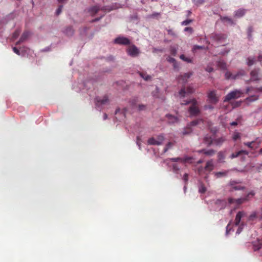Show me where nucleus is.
Returning a JSON list of instances; mask_svg holds the SVG:
<instances>
[{"instance_id":"nucleus-1","label":"nucleus","mask_w":262,"mask_h":262,"mask_svg":"<svg viewBox=\"0 0 262 262\" xmlns=\"http://www.w3.org/2000/svg\"><path fill=\"white\" fill-rule=\"evenodd\" d=\"M190 103L191 105L188 108V112L191 116H197L200 115L201 111L199 107L198 102L195 99L189 100H183L181 102L182 105H187Z\"/></svg>"},{"instance_id":"nucleus-2","label":"nucleus","mask_w":262,"mask_h":262,"mask_svg":"<svg viewBox=\"0 0 262 262\" xmlns=\"http://www.w3.org/2000/svg\"><path fill=\"white\" fill-rule=\"evenodd\" d=\"M243 93L239 90H234L228 93L224 100V102H228L232 99H237L239 98Z\"/></svg>"},{"instance_id":"nucleus-3","label":"nucleus","mask_w":262,"mask_h":262,"mask_svg":"<svg viewBox=\"0 0 262 262\" xmlns=\"http://www.w3.org/2000/svg\"><path fill=\"white\" fill-rule=\"evenodd\" d=\"M208 101L212 104H216L219 101L220 96H217L215 90L210 91L207 93Z\"/></svg>"},{"instance_id":"nucleus-4","label":"nucleus","mask_w":262,"mask_h":262,"mask_svg":"<svg viewBox=\"0 0 262 262\" xmlns=\"http://www.w3.org/2000/svg\"><path fill=\"white\" fill-rule=\"evenodd\" d=\"M254 195V193L253 192H250L247 195L245 198H239L237 199H234L232 198L228 199V202L229 204L236 203L237 205H239L243 203L244 202L248 200V197L251 195L253 196Z\"/></svg>"},{"instance_id":"nucleus-5","label":"nucleus","mask_w":262,"mask_h":262,"mask_svg":"<svg viewBox=\"0 0 262 262\" xmlns=\"http://www.w3.org/2000/svg\"><path fill=\"white\" fill-rule=\"evenodd\" d=\"M164 140V137L162 135H160L157 137V138L154 137L150 138L148 140V144L154 145H161Z\"/></svg>"},{"instance_id":"nucleus-6","label":"nucleus","mask_w":262,"mask_h":262,"mask_svg":"<svg viewBox=\"0 0 262 262\" xmlns=\"http://www.w3.org/2000/svg\"><path fill=\"white\" fill-rule=\"evenodd\" d=\"M201 120H195L191 121L186 127L184 128L182 133L183 136L189 135L192 132V126H195L199 124Z\"/></svg>"},{"instance_id":"nucleus-7","label":"nucleus","mask_w":262,"mask_h":262,"mask_svg":"<svg viewBox=\"0 0 262 262\" xmlns=\"http://www.w3.org/2000/svg\"><path fill=\"white\" fill-rule=\"evenodd\" d=\"M194 89L190 86L187 87L183 86L179 92V96L180 98H184L187 95L194 93Z\"/></svg>"},{"instance_id":"nucleus-8","label":"nucleus","mask_w":262,"mask_h":262,"mask_svg":"<svg viewBox=\"0 0 262 262\" xmlns=\"http://www.w3.org/2000/svg\"><path fill=\"white\" fill-rule=\"evenodd\" d=\"M229 185L230 186V191L242 190L245 188L239 182L235 181H230Z\"/></svg>"},{"instance_id":"nucleus-9","label":"nucleus","mask_w":262,"mask_h":262,"mask_svg":"<svg viewBox=\"0 0 262 262\" xmlns=\"http://www.w3.org/2000/svg\"><path fill=\"white\" fill-rule=\"evenodd\" d=\"M127 52L128 54L132 57H136L139 54V49L136 46L134 45L129 46L128 48L127 49Z\"/></svg>"},{"instance_id":"nucleus-10","label":"nucleus","mask_w":262,"mask_h":262,"mask_svg":"<svg viewBox=\"0 0 262 262\" xmlns=\"http://www.w3.org/2000/svg\"><path fill=\"white\" fill-rule=\"evenodd\" d=\"M114 42L121 45H130V41L125 37H118L115 39Z\"/></svg>"},{"instance_id":"nucleus-11","label":"nucleus","mask_w":262,"mask_h":262,"mask_svg":"<svg viewBox=\"0 0 262 262\" xmlns=\"http://www.w3.org/2000/svg\"><path fill=\"white\" fill-rule=\"evenodd\" d=\"M211 38L216 41V42H220L226 38V35L224 34H213L211 35Z\"/></svg>"},{"instance_id":"nucleus-12","label":"nucleus","mask_w":262,"mask_h":262,"mask_svg":"<svg viewBox=\"0 0 262 262\" xmlns=\"http://www.w3.org/2000/svg\"><path fill=\"white\" fill-rule=\"evenodd\" d=\"M95 100L97 104H106L109 102L108 96L106 95L104 96L103 98L96 97Z\"/></svg>"},{"instance_id":"nucleus-13","label":"nucleus","mask_w":262,"mask_h":262,"mask_svg":"<svg viewBox=\"0 0 262 262\" xmlns=\"http://www.w3.org/2000/svg\"><path fill=\"white\" fill-rule=\"evenodd\" d=\"M191 73H185L183 75L180 76L178 78V81L180 83H185L187 82L188 79L190 77Z\"/></svg>"},{"instance_id":"nucleus-14","label":"nucleus","mask_w":262,"mask_h":262,"mask_svg":"<svg viewBox=\"0 0 262 262\" xmlns=\"http://www.w3.org/2000/svg\"><path fill=\"white\" fill-rule=\"evenodd\" d=\"M100 10V7L98 5L93 6L89 9V12L92 16H94Z\"/></svg>"},{"instance_id":"nucleus-15","label":"nucleus","mask_w":262,"mask_h":262,"mask_svg":"<svg viewBox=\"0 0 262 262\" xmlns=\"http://www.w3.org/2000/svg\"><path fill=\"white\" fill-rule=\"evenodd\" d=\"M214 168V164L212 160L208 161L204 167V169L208 172H211Z\"/></svg>"},{"instance_id":"nucleus-16","label":"nucleus","mask_w":262,"mask_h":262,"mask_svg":"<svg viewBox=\"0 0 262 262\" xmlns=\"http://www.w3.org/2000/svg\"><path fill=\"white\" fill-rule=\"evenodd\" d=\"M244 144L251 149H255L259 146L258 144H256L255 141L244 142Z\"/></svg>"},{"instance_id":"nucleus-17","label":"nucleus","mask_w":262,"mask_h":262,"mask_svg":"<svg viewBox=\"0 0 262 262\" xmlns=\"http://www.w3.org/2000/svg\"><path fill=\"white\" fill-rule=\"evenodd\" d=\"M191 158L190 157H186L185 158H172L169 159V160L172 162H180L181 163H185L190 160Z\"/></svg>"},{"instance_id":"nucleus-18","label":"nucleus","mask_w":262,"mask_h":262,"mask_svg":"<svg viewBox=\"0 0 262 262\" xmlns=\"http://www.w3.org/2000/svg\"><path fill=\"white\" fill-rule=\"evenodd\" d=\"M29 36V32H25L23 33L21 35L20 38H19V40L17 41L16 43V45H18L20 44L21 42H24L25 40H26L28 37Z\"/></svg>"},{"instance_id":"nucleus-19","label":"nucleus","mask_w":262,"mask_h":262,"mask_svg":"<svg viewBox=\"0 0 262 262\" xmlns=\"http://www.w3.org/2000/svg\"><path fill=\"white\" fill-rule=\"evenodd\" d=\"M199 153H203L204 154L208 156H212L213 155L215 154V151L213 149H209V150H206V149H202L199 151Z\"/></svg>"},{"instance_id":"nucleus-20","label":"nucleus","mask_w":262,"mask_h":262,"mask_svg":"<svg viewBox=\"0 0 262 262\" xmlns=\"http://www.w3.org/2000/svg\"><path fill=\"white\" fill-rule=\"evenodd\" d=\"M251 75V81H256L259 79L258 71L256 70H252L250 73Z\"/></svg>"},{"instance_id":"nucleus-21","label":"nucleus","mask_w":262,"mask_h":262,"mask_svg":"<svg viewBox=\"0 0 262 262\" xmlns=\"http://www.w3.org/2000/svg\"><path fill=\"white\" fill-rule=\"evenodd\" d=\"M167 60L170 62V63H172V64H173V68L174 69H178L179 67V65L177 63L176 59L172 57H171L170 56H168L167 58Z\"/></svg>"},{"instance_id":"nucleus-22","label":"nucleus","mask_w":262,"mask_h":262,"mask_svg":"<svg viewBox=\"0 0 262 262\" xmlns=\"http://www.w3.org/2000/svg\"><path fill=\"white\" fill-rule=\"evenodd\" d=\"M244 214V212L242 211H239L237 213L235 219V225L237 226L239 225L241 220V218L243 217Z\"/></svg>"},{"instance_id":"nucleus-23","label":"nucleus","mask_w":262,"mask_h":262,"mask_svg":"<svg viewBox=\"0 0 262 262\" xmlns=\"http://www.w3.org/2000/svg\"><path fill=\"white\" fill-rule=\"evenodd\" d=\"M246 12V10L240 9L235 11L234 16L237 17H241L244 16Z\"/></svg>"},{"instance_id":"nucleus-24","label":"nucleus","mask_w":262,"mask_h":262,"mask_svg":"<svg viewBox=\"0 0 262 262\" xmlns=\"http://www.w3.org/2000/svg\"><path fill=\"white\" fill-rule=\"evenodd\" d=\"M64 33L69 36H72L74 34V30L72 27H68L64 30Z\"/></svg>"},{"instance_id":"nucleus-25","label":"nucleus","mask_w":262,"mask_h":262,"mask_svg":"<svg viewBox=\"0 0 262 262\" xmlns=\"http://www.w3.org/2000/svg\"><path fill=\"white\" fill-rule=\"evenodd\" d=\"M228 171H220L214 172V176L216 178L226 177L227 175Z\"/></svg>"},{"instance_id":"nucleus-26","label":"nucleus","mask_w":262,"mask_h":262,"mask_svg":"<svg viewBox=\"0 0 262 262\" xmlns=\"http://www.w3.org/2000/svg\"><path fill=\"white\" fill-rule=\"evenodd\" d=\"M166 117L168 119V121L169 123H173L177 122L178 119L177 117L173 116L171 115H167Z\"/></svg>"},{"instance_id":"nucleus-27","label":"nucleus","mask_w":262,"mask_h":262,"mask_svg":"<svg viewBox=\"0 0 262 262\" xmlns=\"http://www.w3.org/2000/svg\"><path fill=\"white\" fill-rule=\"evenodd\" d=\"M225 140L224 138L221 137L214 140L213 143L217 146H220L225 141Z\"/></svg>"},{"instance_id":"nucleus-28","label":"nucleus","mask_w":262,"mask_h":262,"mask_svg":"<svg viewBox=\"0 0 262 262\" xmlns=\"http://www.w3.org/2000/svg\"><path fill=\"white\" fill-rule=\"evenodd\" d=\"M212 140L210 136H206L204 138V142L208 146H210L212 143Z\"/></svg>"},{"instance_id":"nucleus-29","label":"nucleus","mask_w":262,"mask_h":262,"mask_svg":"<svg viewBox=\"0 0 262 262\" xmlns=\"http://www.w3.org/2000/svg\"><path fill=\"white\" fill-rule=\"evenodd\" d=\"M246 74V72L244 70H239L236 74H235L234 79H237L239 77L244 76Z\"/></svg>"},{"instance_id":"nucleus-30","label":"nucleus","mask_w":262,"mask_h":262,"mask_svg":"<svg viewBox=\"0 0 262 262\" xmlns=\"http://www.w3.org/2000/svg\"><path fill=\"white\" fill-rule=\"evenodd\" d=\"M221 19L222 21H226L231 25L234 24V21L231 18L228 17H222Z\"/></svg>"},{"instance_id":"nucleus-31","label":"nucleus","mask_w":262,"mask_h":262,"mask_svg":"<svg viewBox=\"0 0 262 262\" xmlns=\"http://www.w3.org/2000/svg\"><path fill=\"white\" fill-rule=\"evenodd\" d=\"M235 74H233L230 72H227L225 73V77L227 79H235Z\"/></svg>"},{"instance_id":"nucleus-32","label":"nucleus","mask_w":262,"mask_h":262,"mask_svg":"<svg viewBox=\"0 0 262 262\" xmlns=\"http://www.w3.org/2000/svg\"><path fill=\"white\" fill-rule=\"evenodd\" d=\"M217 66L222 69H226V63L223 60H220L218 61Z\"/></svg>"},{"instance_id":"nucleus-33","label":"nucleus","mask_w":262,"mask_h":262,"mask_svg":"<svg viewBox=\"0 0 262 262\" xmlns=\"http://www.w3.org/2000/svg\"><path fill=\"white\" fill-rule=\"evenodd\" d=\"M173 145V143L172 142H169L166 145L165 148H164L163 152L165 153L168 151V150L171 148Z\"/></svg>"},{"instance_id":"nucleus-34","label":"nucleus","mask_w":262,"mask_h":262,"mask_svg":"<svg viewBox=\"0 0 262 262\" xmlns=\"http://www.w3.org/2000/svg\"><path fill=\"white\" fill-rule=\"evenodd\" d=\"M113 8H112L110 6H103L102 7H100V10L103 11V12H110L111 11L113 10Z\"/></svg>"},{"instance_id":"nucleus-35","label":"nucleus","mask_w":262,"mask_h":262,"mask_svg":"<svg viewBox=\"0 0 262 262\" xmlns=\"http://www.w3.org/2000/svg\"><path fill=\"white\" fill-rule=\"evenodd\" d=\"M255 62V59L254 57H248V61H247V64L248 66H251Z\"/></svg>"},{"instance_id":"nucleus-36","label":"nucleus","mask_w":262,"mask_h":262,"mask_svg":"<svg viewBox=\"0 0 262 262\" xmlns=\"http://www.w3.org/2000/svg\"><path fill=\"white\" fill-rule=\"evenodd\" d=\"M180 58L182 60H183V61H184L187 63L192 62V60L189 58L186 57L184 54L180 55Z\"/></svg>"},{"instance_id":"nucleus-37","label":"nucleus","mask_w":262,"mask_h":262,"mask_svg":"<svg viewBox=\"0 0 262 262\" xmlns=\"http://www.w3.org/2000/svg\"><path fill=\"white\" fill-rule=\"evenodd\" d=\"M199 191L200 193H204L206 191V188L205 187L204 185L201 183L199 188Z\"/></svg>"},{"instance_id":"nucleus-38","label":"nucleus","mask_w":262,"mask_h":262,"mask_svg":"<svg viewBox=\"0 0 262 262\" xmlns=\"http://www.w3.org/2000/svg\"><path fill=\"white\" fill-rule=\"evenodd\" d=\"M258 215H259V213L258 212H253L250 216H249V220H253L255 218H258Z\"/></svg>"},{"instance_id":"nucleus-39","label":"nucleus","mask_w":262,"mask_h":262,"mask_svg":"<svg viewBox=\"0 0 262 262\" xmlns=\"http://www.w3.org/2000/svg\"><path fill=\"white\" fill-rule=\"evenodd\" d=\"M258 96L252 95L247 98V100L249 101H254L258 99Z\"/></svg>"},{"instance_id":"nucleus-40","label":"nucleus","mask_w":262,"mask_h":262,"mask_svg":"<svg viewBox=\"0 0 262 262\" xmlns=\"http://www.w3.org/2000/svg\"><path fill=\"white\" fill-rule=\"evenodd\" d=\"M241 137V134L237 132H235L233 135V139L234 141L237 140Z\"/></svg>"},{"instance_id":"nucleus-41","label":"nucleus","mask_w":262,"mask_h":262,"mask_svg":"<svg viewBox=\"0 0 262 262\" xmlns=\"http://www.w3.org/2000/svg\"><path fill=\"white\" fill-rule=\"evenodd\" d=\"M219 160H222L225 158V155L223 151H220L217 154Z\"/></svg>"},{"instance_id":"nucleus-42","label":"nucleus","mask_w":262,"mask_h":262,"mask_svg":"<svg viewBox=\"0 0 262 262\" xmlns=\"http://www.w3.org/2000/svg\"><path fill=\"white\" fill-rule=\"evenodd\" d=\"M170 52L171 55L176 56L177 53V49L176 48L172 47L170 49Z\"/></svg>"},{"instance_id":"nucleus-43","label":"nucleus","mask_w":262,"mask_h":262,"mask_svg":"<svg viewBox=\"0 0 262 262\" xmlns=\"http://www.w3.org/2000/svg\"><path fill=\"white\" fill-rule=\"evenodd\" d=\"M140 76L143 78L145 80H148L149 79H150L151 78V76H149V75H146L145 74H144L143 73H141L140 74Z\"/></svg>"},{"instance_id":"nucleus-44","label":"nucleus","mask_w":262,"mask_h":262,"mask_svg":"<svg viewBox=\"0 0 262 262\" xmlns=\"http://www.w3.org/2000/svg\"><path fill=\"white\" fill-rule=\"evenodd\" d=\"M198 173L199 174H202L203 173H205V170L204 169V167H203L202 166H201L198 168Z\"/></svg>"},{"instance_id":"nucleus-45","label":"nucleus","mask_w":262,"mask_h":262,"mask_svg":"<svg viewBox=\"0 0 262 262\" xmlns=\"http://www.w3.org/2000/svg\"><path fill=\"white\" fill-rule=\"evenodd\" d=\"M172 169L173 171L176 173H177L180 169L179 166L176 164H174L172 165Z\"/></svg>"},{"instance_id":"nucleus-46","label":"nucleus","mask_w":262,"mask_h":262,"mask_svg":"<svg viewBox=\"0 0 262 262\" xmlns=\"http://www.w3.org/2000/svg\"><path fill=\"white\" fill-rule=\"evenodd\" d=\"M191 19H187L182 22L181 24L183 26H187L192 22Z\"/></svg>"},{"instance_id":"nucleus-47","label":"nucleus","mask_w":262,"mask_h":262,"mask_svg":"<svg viewBox=\"0 0 262 262\" xmlns=\"http://www.w3.org/2000/svg\"><path fill=\"white\" fill-rule=\"evenodd\" d=\"M253 32V28L252 26L249 27L248 28V37L250 38L251 37V33Z\"/></svg>"},{"instance_id":"nucleus-48","label":"nucleus","mask_w":262,"mask_h":262,"mask_svg":"<svg viewBox=\"0 0 262 262\" xmlns=\"http://www.w3.org/2000/svg\"><path fill=\"white\" fill-rule=\"evenodd\" d=\"M168 34L170 35L173 36H176V34L174 32V31L172 29H168L167 30Z\"/></svg>"},{"instance_id":"nucleus-49","label":"nucleus","mask_w":262,"mask_h":262,"mask_svg":"<svg viewBox=\"0 0 262 262\" xmlns=\"http://www.w3.org/2000/svg\"><path fill=\"white\" fill-rule=\"evenodd\" d=\"M62 8H63V6L62 5H60L59 6L58 8L57 9L56 12V13L57 15H59L60 14V13L62 11Z\"/></svg>"},{"instance_id":"nucleus-50","label":"nucleus","mask_w":262,"mask_h":262,"mask_svg":"<svg viewBox=\"0 0 262 262\" xmlns=\"http://www.w3.org/2000/svg\"><path fill=\"white\" fill-rule=\"evenodd\" d=\"M239 155H240V154H239V151H237L236 152H234V153L232 154L230 156V158L231 159H234L235 158L237 157Z\"/></svg>"},{"instance_id":"nucleus-51","label":"nucleus","mask_w":262,"mask_h":262,"mask_svg":"<svg viewBox=\"0 0 262 262\" xmlns=\"http://www.w3.org/2000/svg\"><path fill=\"white\" fill-rule=\"evenodd\" d=\"M19 33H20V31H18V30H16V31H15L14 32L13 34V38L14 39L16 38L18 36V35H19Z\"/></svg>"},{"instance_id":"nucleus-52","label":"nucleus","mask_w":262,"mask_h":262,"mask_svg":"<svg viewBox=\"0 0 262 262\" xmlns=\"http://www.w3.org/2000/svg\"><path fill=\"white\" fill-rule=\"evenodd\" d=\"M204 108L205 110H213L214 108V107L211 105V104H208V105H205L204 106Z\"/></svg>"},{"instance_id":"nucleus-53","label":"nucleus","mask_w":262,"mask_h":262,"mask_svg":"<svg viewBox=\"0 0 262 262\" xmlns=\"http://www.w3.org/2000/svg\"><path fill=\"white\" fill-rule=\"evenodd\" d=\"M183 179L185 181V183H187L188 180V174L187 173H185L183 176Z\"/></svg>"},{"instance_id":"nucleus-54","label":"nucleus","mask_w":262,"mask_h":262,"mask_svg":"<svg viewBox=\"0 0 262 262\" xmlns=\"http://www.w3.org/2000/svg\"><path fill=\"white\" fill-rule=\"evenodd\" d=\"M184 31H186V32H190V33H192V31H193V29L191 27H186L185 29H184Z\"/></svg>"},{"instance_id":"nucleus-55","label":"nucleus","mask_w":262,"mask_h":262,"mask_svg":"<svg viewBox=\"0 0 262 262\" xmlns=\"http://www.w3.org/2000/svg\"><path fill=\"white\" fill-rule=\"evenodd\" d=\"M13 51H14V52L15 53H16V54L19 55H20V52L19 51V50L16 48V47H13Z\"/></svg>"},{"instance_id":"nucleus-56","label":"nucleus","mask_w":262,"mask_h":262,"mask_svg":"<svg viewBox=\"0 0 262 262\" xmlns=\"http://www.w3.org/2000/svg\"><path fill=\"white\" fill-rule=\"evenodd\" d=\"M138 108L140 111H142L145 109L146 106L143 104H140L138 106Z\"/></svg>"},{"instance_id":"nucleus-57","label":"nucleus","mask_w":262,"mask_h":262,"mask_svg":"<svg viewBox=\"0 0 262 262\" xmlns=\"http://www.w3.org/2000/svg\"><path fill=\"white\" fill-rule=\"evenodd\" d=\"M238 151L239 152L240 155L242 154H245L246 155H248L249 154L248 151H247L246 150H241Z\"/></svg>"},{"instance_id":"nucleus-58","label":"nucleus","mask_w":262,"mask_h":262,"mask_svg":"<svg viewBox=\"0 0 262 262\" xmlns=\"http://www.w3.org/2000/svg\"><path fill=\"white\" fill-rule=\"evenodd\" d=\"M138 101L137 98H134L130 102L133 105H134L136 104V102Z\"/></svg>"},{"instance_id":"nucleus-59","label":"nucleus","mask_w":262,"mask_h":262,"mask_svg":"<svg viewBox=\"0 0 262 262\" xmlns=\"http://www.w3.org/2000/svg\"><path fill=\"white\" fill-rule=\"evenodd\" d=\"M213 70V69L211 67H207L206 69V71L209 73L212 72Z\"/></svg>"},{"instance_id":"nucleus-60","label":"nucleus","mask_w":262,"mask_h":262,"mask_svg":"<svg viewBox=\"0 0 262 262\" xmlns=\"http://www.w3.org/2000/svg\"><path fill=\"white\" fill-rule=\"evenodd\" d=\"M242 227L241 226H239L236 231V233L239 234L242 232Z\"/></svg>"},{"instance_id":"nucleus-61","label":"nucleus","mask_w":262,"mask_h":262,"mask_svg":"<svg viewBox=\"0 0 262 262\" xmlns=\"http://www.w3.org/2000/svg\"><path fill=\"white\" fill-rule=\"evenodd\" d=\"M258 213H259L258 219L260 220H262V208H261L260 211L258 212Z\"/></svg>"},{"instance_id":"nucleus-62","label":"nucleus","mask_w":262,"mask_h":262,"mask_svg":"<svg viewBox=\"0 0 262 262\" xmlns=\"http://www.w3.org/2000/svg\"><path fill=\"white\" fill-rule=\"evenodd\" d=\"M201 49H203V47H202V46H195L193 47V49H194V50Z\"/></svg>"},{"instance_id":"nucleus-63","label":"nucleus","mask_w":262,"mask_h":262,"mask_svg":"<svg viewBox=\"0 0 262 262\" xmlns=\"http://www.w3.org/2000/svg\"><path fill=\"white\" fill-rule=\"evenodd\" d=\"M255 91L256 92H262V87L259 88L255 89Z\"/></svg>"},{"instance_id":"nucleus-64","label":"nucleus","mask_w":262,"mask_h":262,"mask_svg":"<svg viewBox=\"0 0 262 262\" xmlns=\"http://www.w3.org/2000/svg\"><path fill=\"white\" fill-rule=\"evenodd\" d=\"M258 61L262 62V55H259L258 57Z\"/></svg>"}]
</instances>
